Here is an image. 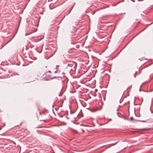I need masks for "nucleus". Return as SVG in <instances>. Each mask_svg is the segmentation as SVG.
I'll return each instance as SVG.
<instances>
[{
  "label": "nucleus",
  "instance_id": "nucleus-9",
  "mask_svg": "<svg viewBox=\"0 0 153 153\" xmlns=\"http://www.w3.org/2000/svg\"><path fill=\"white\" fill-rule=\"evenodd\" d=\"M151 24H152V23L150 24H149V25H151Z\"/></svg>",
  "mask_w": 153,
  "mask_h": 153
},
{
  "label": "nucleus",
  "instance_id": "nucleus-8",
  "mask_svg": "<svg viewBox=\"0 0 153 153\" xmlns=\"http://www.w3.org/2000/svg\"><path fill=\"white\" fill-rule=\"evenodd\" d=\"M27 49H28V48H26V50H27Z\"/></svg>",
  "mask_w": 153,
  "mask_h": 153
},
{
  "label": "nucleus",
  "instance_id": "nucleus-2",
  "mask_svg": "<svg viewBox=\"0 0 153 153\" xmlns=\"http://www.w3.org/2000/svg\"><path fill=\"white\" fill-rule=\"evenodd\" d=\"M136 72H135V73L134 74V77H136Z\"/></svg>",
  "mask_w": 153,
  "mask_h": 153
},
{
  "label": "nucleus",
  "instance_id": "nucleus-5",
  "mask_svg": "<svg viewBox=\"0 0 153 153\" xmlns=\"http://www.w3.org/2000/svg\"><path fill=\"white\" fill-rule=\"evenodd\" d=\"M82 133L84 132V131L83 129L82 130Z\"/></svg>",
  "mask_w": 153,
  "mask_h": 153
},
{
  "label": "nucleus",
  "instance_id": "nucleus-7",
  "mask_svg": "<svg viewBox=\"0 0 153 153\" xmlns=\"http://www.w3.org/2000/svg\"><path fill=\"white\" fill-rule=\"evenodd\" d=\"M37 49H38V48H36V50H37Z\"/></svg>",
  "mask_w": 153,
  "mask_h": 153
},
{
  "label": "nucleus",
  "instance_id": "nucleus-3",
  "mask_svg": "<svg viewBox=\"0 0 153 153\" xmlns=\"http://www.w3.org/2000/svg\"><path fill=\"white\" fill-rule=\"evenodd\" d=\"M95 91H97V89H95Z\"/></svg>",
  "mask_w": 153,
  "mask_h": 153
},
{
  "label": "nucleus",
  "instance_id": "nucleus-4",
  "mask_svg": "<svg viewBox=\"0 0 153 153\" xmlns=\"http://www.w3.org/2000/svg\"><path fill=\"white\" fill-rule=\"evenodd\" d=\"M131 1H132L134 2H135V1L134 0H131Z\"/></svg>",
  "mask_w": 153,
  "mask_h": 153
},
{
  "label": "nucleus",
  "instance_id": "nucleus-1",
  "mask_svg": "<svg viewBox=\"0 0 153 153\" xmlns=\"http://www.w3.org/2000/svg\"><path fill=\"white\" fill-rule=\"evenodd\" d=\"M133 119V117H131V118H130V120H132Z\"/></svg>",
  "mask_w": 153,
  "mask_h": 153
},
{
  "label": "nucleus",
  "instance_id": "nucleus-6",
  "mask_svg": "<svg viewBox=\"0 0 153 153\" xmlns=\"http://www.w3.org/2000/svg\"><path fill=\"white\" fill-rule=\"evenodd\" d=\"M118 142H117L116 143L114 144V145H115V144H116Z\"/></svg>",
  "mask_w": 153,
  "mask_h": 153
},
{
  "label": "nucleus",
  "instance_id": "nucleus-10",
  "mask_svg": "<svg viewBox=\"0 0 153 153\" xmlns=\"http://www.w3.org/2000/svg\"><path fill=\"white\" fill-rule=\"evenodd\" d=\"M152 113L153 112L152 111L151 112Z\"/></svg>",
  "mask_w": 153,
  "mask_h": 153
}]
</instances>
